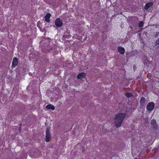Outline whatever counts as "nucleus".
I'll return each instance as SVG.
<instances>
[{"instance_id":"nucleus-14","label":"nucleus","mask_w":159,"mask_h":159,"mask_svg":"<svg viewBox=\"0 0 159 159\" xmlns=\"http://www.w3.org/2000/svg\"><path fill=\"white\" fill-rule=\"evenodd\" d=\"M154 76L155 77L159 78V71H156L154 73Z\"/></svg>"},{"instance_id":"nucleus-1","label":"nucleus","mask_w":159,"mask_h":159,"mask_svg":"<svg viewBox=\"0 0 159 159\" xmlns=\"http://www.w3.org/2000/svg\"><path fill=\"white\" fill-rule=\"evenodd\" d=\"M126 116V113H119L116 115L114 118V124L116 127H119L121 126Z\"/></svg>"},{"instance_id":"nucleus-16","label":"nucleus","mask_w":159,"mask_h":159,"mask_svg":"<svg viewBox=\"0 0 159 159\" xmlns=\"http://www.w3.org/2000/svg\"><path fill=\"white\" fill-rule=\"evenodd\" d=\"M155 43L156 45H157L159 44V38L156 40Z\"/></svg>"},{"instance_id":"nucleus-11","label":"nucleus","mask_w":159,"mask_h":159,"mask_svg":"<svg viewBox=\"0 0 159 159\" xmlns=\"http://www.w3.org/2000/svg\"><path fill=\"white\" fill-rule=\"evenodd\" d=\"M145 98L144 97H142L140 100V105L141 106H143L145 103Z\"/></svg>"},{"instance_id":"nucleus-19","label":"nucleus","mask_w":159,"mask_h":159,"mask_svg":"<svg viewBox=\"0 0 159 159\" xmlns=\"http://www.w3.org/2000/svg\"><path fill=\"white\" fill-rule=\"evenodd\" d=\"M158 34H159V32H157L156 33V36L157 37V35H158Z\"/></svg>"},{"instance_id":"nucleus-7","label":"nucleus","mask_w":159,"mask_h":159,"mask_svg":"<svg viewBox=\"0 0 159 159\" xmlns=\"http://www.w3.org/2000/svg\"><path fill=\"white\" fill-rule=\"evenodd\" d=\"M118 51L121 54H123L125 52V50L123 47L119 46L118 47Z\"/></svg>"},{"instance_id":"nucleus-18","label":"nucleus","mask_w":159,"mask_h":159,"mask_svg":"<svg viewBox=\"0 0 159 159\" xmlns=\"http://www.w3.org/2000/svg\"><path fill=\"white\" fill-rule=\"evenodd\" d=\"M29 75H30V76H32V75L33 74H32V73H29Z\"/></svg>"},{"instance_id":"nucleus-2","label":"nucleus","mask_w":159,"mask_h":159,"mask_svg":"<svg viewBox=\"0 0 159 159\" xmlns=\"http://www.w3.org/2000/svg\"><path fill=\"white\" fill-rule=\"evenodd\" d=\"M155 104L153 102H149L146 106L147 110L149 111H151L153 110L155 107Z\"/></svg>"},{"instance_id":"nucleus-17","label":"nucleus","mask_w":159,"mask_h":159,"mask_svg":"<svg viewBox=\"0 0 159 159\" xmlns=\"http://www.w3.org/2000/svg\"><path fill=\"white\" fill-rule=\"evenodd\" d=\"M147 77L149 79H150L151 77V75L150 73H148L147 75Z\"/></svg>"},{"instance_id":"nucleus-10","label":"nucleus","mask_w":159,"mask_h":159,"mask_svg":"<svg viewBox=\"0 0 159 159\" xmlns=\"http://www.w3.org/2000/svg\"><path fill=\"white\" fill-rule=\"evenodd\" d=\"M153 5V3L152 2H148L146 3L145 6H144V8L145 9H147L150 7L152 6Z\"/></svg>"},{"instance_id":"nucleus-13","label":"nucleus","mask_w":159,"mask_h":159,"mask_svg":"<svg viewBox=\"0 0 159 159\" xmlns=\"http://www.w3.org/2000/svg\"><path fill=\"white\" fill-rule=\"evenodd\" d=\"M125 95L128 98H129L132 97L133 95L130 92H126L125 94Z\"/></svg>"},{"instance_id":"nucleus-12","label":"nucleus","mask_w":159,"mask_h":159,"mask_svg":"<svg viewBox=\"0 0 159 159\" xmlns=\"http://www.w3.org/2000/svg\"><path fill=\"white\" fill-rule=\"evenodd\" d=\"M46 107L47 109H51L52 110H54L55 109V108L53 105L50 104L47 105L46 106Z\"/></svg>"},{"instance_id":"nucleus-8","label":"nucleus","mask_w":159,"mask_h":159,"mask_svg":"<svg viewBox=\"0 0 159 159\" xmlns=\"http://www.w3.org/2000/svg\"><path fill=\"white\" fill-rule=\"evenodd\" d=\"M86 74L84 72H81L79 73L77 76L78 79H82L83 78H84L86 76Z\"/></svg>"},{"instance_id":"nucleus-4","label":"nucleus","mask_w":159,"mask_h":159,"mask_svg":"<svg viewBox=\"0 0 159 159\" xmlns=\"http://www.w3.org/2000/svg\"><path fill=\"white\" fill-rule=\"evenodd\" d=\"M51 139V135L50 132V129L48 128H47L46 130V139L47 142H48Z\"/></svg>"},{"instance_id":"nucleus-6","label":"nucleus","mask_w":159,"mask_h":159,"mask_svg":"<svg viewBox=\"0 0 159 159\" xmlns=\"http://www.w3.org/2000/svg\"><path fill=\"white\" fill-rule=\"evenodd\" d=\"M18 63V59L16 57H14L13 59L12 63V67H15L17 66Z\"/></svg>"},{"instance_id":"nucleus-5","label":"nucleus","mask_w":159,"mask_h":159,"mask_svg":"<svg viewBox=\"0 0 159 159\" xmlns=\"http://www.w3.org/2000/svg\"><path fill=\"white\" fill-rule=\"evenodd\" d=\"M151 124L152 125L153 129L156 130L157 129V125L156 120L155 119H152L151 121Z\"/></svg>"},{"instance_id":"nucleus-20","label":"nucleus","mask_w":159,"mask_h":159,"mask_svg":"<svg viewBox=\"0 0 159 159\" xmlns=\"http://www.w3.org/2000/svg\"><path fill=\"white\" fill-rule=\"evenodd\" d=\"M22 125V124L21 123L20 124V125L21 126Z\"/></svg>"},{"instance_id":"nucleus-3","label":"nucleus","mask_w":159,"mask_h":159,"mask_svg":"<svg viewBox=\"0 0 159 159\" xmlns=\"http://www.w3.org/2000/svg\"><path fill=\"white\" fill-rule=\"evenodd\" d=\"M55 25L57 27H60L63 25V23L61 20L59 18H57L55 21Z\"/></svg>"},{"instance_id":"nucleus-15","label":"nucleus","mask_w":159,"mask_h":159,"mask_svg":"<svg viewBox=\"0 0 159 159\" xmlns=\"http://www.w3.org/2000/svg\"><path fill=\"white\" fill-rule=\"evenodd\" d=\"M144 25V23L142 21H140L139 23V26L140 27H142Z\"/></svg>"},{"instance_id":"nucleus-9","label":"nucleus","mask_w":159,"mask_h":159,"mask_svg":"<svg viewBox=\"0 0 159 159\" xmlns=\"http://www.w3.org/2000/svg\"><path fill=\"white\" fill-rule=\"evenodd\" d=\"M51 16V15L50 13H47L45 16V21L48 23L50 21L49 19Z\"/></svg>"}]
</instances>
